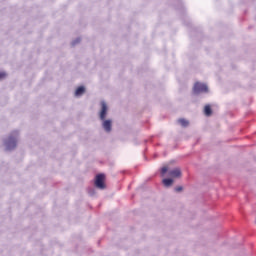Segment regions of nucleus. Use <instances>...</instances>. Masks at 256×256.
Returning a JSON list of instances; mask_svg holds the SVG:
<instances>
[{"label":"nucleus","instance_id":"obj_1","mask_svg":"<svg viewBox=\"0 0 256 256\" xmlns=\"http://www.w3.org/2000/svg\"><path fill=\"white\" fill-rule=\"evenodd\" d=\"M193 91L196 94L208 93L209 92V88L206 86V84H203V83H200V82H196L194 84Z\"/></svg>","mask_w":256,"mask_h":256},{"label":"nucleus","instance_id":"obj_2","mask_svg":"<svg viewBox=\"0 0 256 256\" xmlns=\"http://www.w3.org/2000/svg\"><path fill=\"white\" fill-rule=\"evenodd\" d=\"M95 187H97V189H105V174L96 175Z\"/></svg>","mask_w":256,"mask_h":256},{"label":"nucleus","instance_id":"obj_3","mask_svg":"<svg viewBox=\"0 0 256 256\" xmlns=\"http://www.w3.org/2000/svg\"><path fill=\"white\" fill-rule=\"evenodd\" d=\"M107 111H108L107 103L102 101L101 102V111H100L101 121H105V118L107 117Z\"/></svg>","mask_w":256,"mask_h":256},{"label":"nucleus","instance_id":"obj_4","mask_svg":"<svg viewBox=\"0 0 256 256\" xmlns=\"http://www.w3.org/2000/svg\"><path fill=\"white\" fill-rule=\"evenodd\" d=\"M7 149H15L17 147V139L13 138V136H10L8 140L6 141Z\"/></svg>","mask_w":256,"mask_h":256},{"label":"nucleus","instance_id":"obj_5","mask_svg":"<svg viewBox=\"0 0 256 256\" xmlns=\"http://www.w3.org/2000/svg\"><path fill=\"white\" fill-rule=\"evenodd\" d=\"M168 175H169L170 177H173L174 179H177V178L181 177V169L175 168V169L171 170V171L168 173Z\"/></svg>","mask_w":256,"mask_h":256},{"label":"nucleus","instance_id":"obj_6","mask_svg":"<svg viewBox=\"0 0 256 256\" xmlns=\"http://www.w3.org/2000/svg\"><path fill=\"white\" fill-rule=\"evenodd\" d=\"M102 127L104 131H106L107 133H110L111 127H112L111 120H103Z\"/></svg>","mask_w":256,"mask_h":256},{"label":"nucleus","instance_id":"obj_7","mask_svg":"<svg viewBox=\"0 0 256 256\" xmlns=\"http://www.w3.org/2000/svg\"><path fill=\"white\" fill-rule=\"evenodd\" d=\"M83 93H85V87L80 86L76 89L75 91V96L76 97H81V95H83Z\"/></svg>","mask_w":256,"mask_h":256},{"label":"nucleus","instance_id":"obj_8","mask_svg":"<svg viewBox=\"0 0 256 256\" xmlns=\"http://www.w3.org/2000/svg\"><path fill=\"white\" fill-rule=\"evenodd\" d=\"M213 111L211 110V106L210 105H206L204 107V114L206 115V117H210V115H212Z\"/></svg>","mask_w":256,"mask_h":256},{"label":"nucleus","instance_id":"obj_9","mask_svg":"<svg viewBox=\"0 0 256 256\" xmlns=\"http://www.w3.org/2000/svg\"><path fill=\"white\" fill-rule=\"evenodd\" d=\"M163 185H165V187H171V185H173V179L171 178H165L163 179Z\"/></svg>","mask_w":256,"mask_h":256},{"label":"nucleus","instance_id":"obj_10","mask_svg":"<svg viewBox=\"0 0 256 256\" xmlns=\"http://www.w3.org/2000/svg\"><path fill=\"white\" fill-rule=\"evenodd\" d=\"M178 123H180V125H182V127H187V125H189V122L185 119L178 120Z\"/></svg>","mask_w":256,"mask_h":256},{"label":"nucleus","instance_id":"obj_11","mask_svg":"<svg viewBox=\"0 0 256 256\" xmlns=\"http://www.w3.org/2000/svg\"><path fill=\"white\" fill-rule=\"evenodd\" d=\"M3 79H7V74L5 72H0V81H3Z\"/></svg>","mask_w":256,"mask_h":256},{"label":"nucleus","instance_id":"obj_12","mask_svg":"<svg viewBox=\"0 0 256 256\" xmlns=\"http://www.w3.org/2000/svg\"><path fill=\"white\" fill-rule=\"evenodd\" d=\"M169 169L167 168V166H164L162 169H161V175H165V173H167Z\"/></svg>","mask_w":256,"mask_h":256},{"label":"nucleus","instance_id":"obj_13","mask_svg":"<svg viewBox=\"0 0 256 256\" xmlns=\"http://www.w3.org/2000/svg\"><path fill=\"white\" fill-rule=\"evenodd\" d=\"M175 191H176L177 193H179L180 191H183V187L178 186V187L175 188Z\"/></svg>","mask_w":256,"mask_h":256}]
</instances>
